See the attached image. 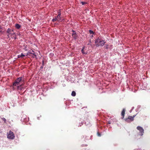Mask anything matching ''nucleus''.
<instances>
[{"mask_svg":"<svg viewBox=\"0 0 150 150\" xmlns=\"http://www.w3.org/2000/svg\"><path fill=\"white\" fill-rule=\"evenodd\" d=\"M106 42L99 37L98 38L95 40V43L96 47L103 46Z\"/></svg>","mask_w":150,"mask_h":150,"instance_id":"nucleus-1","label":"nucleus"},{"mask_svg":"<svg viewBox=\"0 0 150 150\" xmlns=\"http://www.w3.org/2000/svg\"><path fill=\"white\" fill-rule=\"evenodd\" d=\"M22 77H19L17 78L13 83V86H17L18 88H19L20 87L22 86L23 85V84L20 85V86H19V85L20 84V82L22 81Z\"/></svg>","mask_w":150,"mask_h":150,"instance_id":"nucleus-2","label":"nucleus"},{"mask_svg":"<svg viewBox=\"0 0 150 150\" xmlns=\"http://www.w3.org/2000/svg\"><path fill=\"white\" fill-rule=\"evenodd\" d=\"M15 137L13 132L11 131H10L8 134L7 138L9 139H13Z\"/></svg>","mask_w":150,"mask_h":150,"instance_id":"nucleus-3","label":"nucleus"},{"mask_svg":"<svg viewBox=\"0 0 150 150\" xmlns=\"http://www.w3.org/2000/svg\"><path fill=\"white\" fill-rule=\"evenodd\" d=\"M137 129L140 132V135L141 136H142L144 133V130L143 128L141 127L138 126L137 127Z\"/></svg>","mask_w":150,"mask_h":150,"instance_id":"nucleus-4","label":"nucleus"},{"mask_svg":"<svg viewBox=\"0 0 150 150\" xmlns=\"http://www.w3.org/2000/svg\"><path fill=\"white\" fill-rule=\"evenodd\" d=\"M133 117L132 116H129L127 118L125 119V120L127 122H129L130 121H133L134 120Z\"/></svg>","mask_w":150,"mask_h":150,"instance_id":"nucleus-5","label":"nucleus"},{"mask_svg":"<svg viewBox=\"0 0 150 150\" xmlns=\"http://www.w3.org/2000/svg\"><path fill=\"white\" fill-rule=\"evenodd\" d=\"M7 36L8 38L9 37V35H12V33H11V30L8 28L7 29Z\"/></svg>","mask_w":150,"mask_h":150,"instance_id":"nucleus-6","label":"nucleus"},{"mask_svg":"<svg viewBox=\"0 0 150 150\" xmlns=\"http://www.w3.org/2000/svg\"><path fill=\"white\" fill-rule=\"evenodd\" d=\"M125 109H123L122 112L121 114V116L122 117V119L124 117V116L125 114Z\"/></svg>","mask_w":150,"mask_h":150,"instance_id":"nucleus-7","label":"nucleus"},{"mask_svg":"<svg viewBox=\"0 0 150 150\" xmlns=\"http://www.w3.org/2000/svg\"><path fill=\"white\" fill-rule=\"evenodd\" d=\"M56 18L58 19V21L59 22L61 21L62 19L61 17V15L59 14H58L57 17Z\"/></svg>","mask_w":150,"mask_h":150,"instance_id":"nucleus-8","label":"nucleus"},{"mask_svg":"<svg viewBox=\"0 0 150 150\" xmlns=\"http://www.w3.org/2000/svg\"><path fill=\"white\" fill-rule=\"evenodd\" d=\"M15 27L17 29H19L21 28V25L18 24H15Z\"/></svg>","mask_w":150,"mask_h":150,"instance_id":"nucleus-9","label":"nucleus"},{"mask_svg":"<svg viewBox=\"0 0 150 150\" xmlns=\"http://www.w3.org/2000/svg\"><path fill=\"white\" fill-rule=\"evenodd\" d=\"M72 36L75 39H76L77 38V35L76 33H73L72 34Z\"/></svg>","mask_w":150,"mask_h":150,"instance_id":"nucleus-10","label":"nucleus"},{"mask_svg":"<svg viewBox=\"0 0 150 150\" xmlns=\"http://www.w3.org/2000/svg\"><path fill=\"white\" fill-rule=\"evenodd\" d=\"M76 93L75 91H72L71 95L73 96H76Z\"/></svg>","mask_w":150,"mask_h":150,"instance_id":"nucleus-11","label":"nucleus"},{"mask_svg":"<svg viewBox=\"0 0 150 150\" xmlns=\"http://www.w3.org/2000/svg\"><path fill=\"white\" fill-rule=\"evenodd\" d=\"M58 19L56 18V17L55 18H54L52 20V21H53V22H55V21H58Z\"/></svg>","mask_w":150,"mask_h":150,"instance_id":"nucleus-12","label":"nucleus"},{"mask_svg":"<svg viewBox=\"0 0 150 150\" xmlns=\"http://www.w3.org/2000/svg\"><path fill=\"white\" fill-rule=\"evenodd\" d=\"M84 47H83L82 50H81V52H82V53H83V54H86L87 53H86V52H84L83 51V49H84Z\"/></svg>","mask_w":150,"mask_h":150,"instance_id":"nucleus-13","label":"nucleus"},{"mask_svg":"<svg viewBox=\"0 0 150 150\" xmlns=\"http://www.w3.org/2000/svg\"><path fill=\"white\" fill-rule=\"evenodd\" d=\"M89 32L90 34H93L94 33V32H93V31L91 30H89Z\"/></svg>","mask_w":150,"mask_h":150,"instance_id":"nucleus-14","label":"nucleus"},{"mask_svg":"<svg viewBox=\"0 0 150 150\" xmlns=\"http://www.w3.org/2000/svg\"><path fill=\"white\" fill-rule=\"evenodd\" d=\"M81 4L83 5L85 4H87V3L85 2L82 1L81 2Z\"/></svg>","mask_w":150,"mask_h":150,"instance_id":"nucleus-15","label":"nucleus"},{"mask_svg":"<svg viewBox=\"0 0 150 150\" xmlns=\"http://www.w3.org/2000/svg\"><path fill=\"white\" fill-rule=\"evenodd\" d=\"M24 56H25V55L24 54H23V53H21L20 57H21V58H23V57Z\"/></svg>","mask_w":150,"mask_h":150,"instance_id":"nucleus-16","label":"nucleus"},{"mask_svg":"<svg viewBox=\"0 0 150 150\" xmlns=\"http://www.w3.org/2000/svg\"><path fill=\"white\" fill-rule=\"evenodd\" d=\"M32 52H34V51L33 50H32V51L30 50L29 51L28 53L29 54H33V53Z\"/></svg>","mask_w":150,"mask_h":150,"instance_id":"nucleus-17","label":"nucleus"},{"mask_svg":"<svg viewBox=\"0 0 150 150\" xmlns=\"http://www.w3.org/2000/svg\"><path fill=\"white\" fill-rule=\"evenodd\" d=\"M33 54V56H32V57H33V58H34L35 57H36V55L34 53Z\"/></svg>","mask_w":150,"mask_h":150,"instance_id":"nucleus-18","label":"nucleus"},{"mask_svg":"<svg viewBox=\"0 0 150 150\" xmlns=\"http://www.w3.org/2000/svg\"><path fill=\"white\" fill-rule=\"evenodd\" d=\"M61 9H60L58 11V14H60L61 15Z\"/></svg>","mask_w":150,"mask_h":150,"instance_id":"nucleus-19","label":"nucleus"},{"mask_svg":"<svg viewBox=\"0 0 150 150\" xmlns=\"http://www.w3.org/2000/svg\"><path fill=\"white\" fill-rule=\"evenodd\" d=\"M2 120L4 122H6V120L5 118H2Z\"/></svg>","mask_w":150,"mask_h":150,"instance_id":"nucleus-20","label":"nucleus"},{"mask_svg":"<svg viewBox=\"0 0 150 150\" xmlns=\"http://www.w3.org/2000/svg\"><path fill=\"white\" fill-rule=\"evenodd\" d=\"M11 33H12V35L15 34V33H14V31L13 30H11Z\"/></svg>","mask_w":150,"mask_h":150,"instance_id":"nucleus-21","label":"nucleus"},{"mask_svg":"<svg viewBox=\"0 0 150 150\" xmlns=\"http://www.w3.org/2000/svg\"><path fill=\"white\" fill-rule=\"evenodd\" d=\"M72 32L73 33H76L75 31L73 30H72Z\"/></svg>","mask_w":150,"mask_h":150,"instance_id":"nucleus-22","label":"nucleus"},{"mask_svg":"<svg viewBox=\"0 0 150 150\" xmlns=\"http://www.w3.org/2000/svg\"><path fill=\"white\" fill-rule=\"evenodd\" d=\"M98 135L99 136H101L100 134V133H99V132H98Z\"/></svg>","mask_w":150,"mask_h":150,"instance_id":"nucleus-23","label":"nucleus"},{"mask_svg":"<svg viewBox=\"0 0 150 150\" xmlns=\"http://www.w3.org/2000/svg\"><path fill=\"white\" fill-rule=\"evenodd\" d=\"M136 115H133V116H132L133 117L134 119V117H135Z\"/></svg>","mask_w":150,"mask_h":150,"instance_id":"nucleus-24","label":"nucleus"},{"mask_svg":"<svg viewBox=\"0 0 150 150\" xmlns=\"http://www.w3.org/2000/svg\"><path fill=\"white\" fill-rule=\"evenodd\" d=\"M20 55H18V58L21 57H20Z\"/></svg>","mask_w":150,"mask_h":150,"instance_id":"nucleus-25","label":"nucleus"},{"mask_svg":"<svg viewBox=\"0 0 150 150\" xmlns=\"http://www.w3.org/2000/svg\"><path fill=\"white\" fill-rule=\"evenodd\" d=\"M2 29V27H1V26L0 25V29Z\"/></svg>","mask_w":150,"mask_h":150,"instance_id":"nucleus-26","label":"nucleus"},{"mask_svg":"<svg viewBox=\"0 0 150 150\" xmlns=\"http://www.w3.org/2000/svg\"><path fill=\"white\" fill-rule=\"evenodd\" d=\"M2 32V31L1 30H0V33H1Z\"/></svg>","mask_w":150,"mask_h":150,"instance_id":"nucleus-27","label":"nucleus"},{"mask_svg":"<svg viewBox=\"0 0 150 150\" xmlns=\"http://www.w3.org/2000/svg\"><path fill=\"white\" fill-rule=\"evenodd\" d=\"M89 42H90V43H91V40H90V41H89Z\"/></svg>","mask_w":150,"mask_h":150,"instance_id":"nucleus-28","label":"nucleus"},{"mask_svg":"<svg viewBox=\"0 0 150 150\" xmlns=\"http://www.w3.org/2000/svg\"><path fill=\"white\" fill-rule=\"evenodd\" d=\"M90 45V43H88V45Z\"/></svg>","mask_w":150,"mask_h":150,"instance_id":"nucleus-29","label":"nucleus"},{"mask_svg":"<svg viewBox=\"0 0 150 150\" xmlns=\"http://www.w3.org/2000/svg\"><path fill=\"white\" fill-rule=\"evenodd\" d=\"M25 50H26V49H25Z\"/></svg>","mask_w":150,"mask_h":150,"instance_id":"nucleus-30","label":"nucleus"},{"mask_svg":"<svg viewBox=\"0 0 150 150\" xmlns=\"http://www.w3.org/2000/svg\"><path fill=\"white\" fill-rule=\"evenodd\" d=\"M27 55H29L28 54H27Z\"/></svg>","mask_w":150,"mask_h":150,"instance_id":"nucleus-31","label":"nucleus"}]
</instances>
